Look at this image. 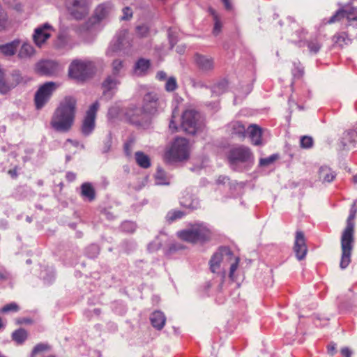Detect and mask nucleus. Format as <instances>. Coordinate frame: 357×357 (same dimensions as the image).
Returning <instances> with one entry per match:
<instances>
[{
	"mask_svg": "<svg viewBox=\"0 0 357 357\" xmlns=\"http://www.w3.org/2000/svg\"><path fill=\"white\" fill-rule=\"evenodd\" d=\"M222 259L223 257L222 254L221 253L217 252L213 255L210 261L211 270L212 272L215 273L218 271Z\"/></svg>",
	"mask_w": 357,
	"mask_h": 357,
	"instance_id": "b1692460",
	"label": "nucleus"
},
{
	"mask_svg": "<svg viewBox=\"0 0 357 357\" xmlns=\"http://www.w3.org/2000/svg\"><path fill=\"white\" fill-rule=\"evenodd\" d=\"M227 258L231 261L229 277L231 278H234V272L238 268L239 259L235 256H234L231 252H228L227 253Z\"/></svg>",
	"mask_w": 357,
	"mask_h": 357,
	"instance_id": "bb28decb",
	"label": "nucleus"
},
{
	"mask_svg": "<svg viewBox=\"0 0 357 357\" xmlns=\"http://www.w3.org/2000/svg\"><path fill=\"white\" fill-rule=\"evenodd\" d=\"M57 86L53 82H47L41 86L35 95V104L37 109L42 108L48 101Z\"/></svg>",
	"mask_w": 357,
	"mask_h": 357,
	"instance_id": "6e6552de",
	"label": "nucleus"
},
{
	"mask_svg": "<svg viewBox=\"0 0 357 357\" xmlns=\"http://www.w3.org/2000/svg\"><path fill=\"white\" fill-rule=\"evenodd\" d=\"M336 174L328 167H321L319 171V180L323 183H330L334 180Z\"/></svg>",
	"mask_w": 357,
	"mask_h": 357,
	"instance_id": "f3484780",
	"label": "nucleus"
},
{
	"mask_svg": "<svg viewBox=\"0 0 357 357\" xmlns=\"http://www.w3.org/2000/svg\"><path fill=\"white\" fill-rule=\"evenodd\" d=\"M195 61L198 66L202 70H210L213 67V61L211 58L205 56L196 55Z\"/></svg>",
	"mask_w": 357,
	"mask_h": 357,
	"instance_id": "aec40b11",
	"label": "nucleus"
},
{
	"mask_svg": "<svg viewBox=\"0 0 357 357\" xmlns=\"http://www.w3.org/2000/svg\"><path fill=\"white\" fill-rule=\"evenodd\" d=\"M247 136L254 145L262 144V129L256 124H251L247 128Z\"/></svg>",
	"mask_w": 357,
	"mask_h": 357,
	"instance_id": "2eb2a0df",
	"label": "nucleus"
},
{
	"mask_svg": "<svg viewBox=\"0 0 357 357\" xmlns=\"http://www.w3.org/2000/svg\"><path fill=\"white\" fill-rule=\"evenodd\" d=\"M231 135L245 138L247 136V128L241 122H234L230 125Z\"/></svg>",
	"mask_w": 357,
	"mask_h": 357,
	"instance_id": "a211bd4d",
	"label": "nucleus"
},
{
	"mask_svg": "<svg viewBox=\"0 0 357 357\" xmlns=\"http://www.w3.org/2000/svg\"><path fill=\"white\" fill-rule=\"evenodd\" d=\"M183 215V213L180 211H170L167 215V220L169 223H171L176 220L181 218Z\"/></svg>",
	"mask_w": 357,
	"mask_h": 357,
	"instance_id": "f704fd0d",
	"label": "nucleus"
},
{
	"mask_svg": "<svg viewBox=\"0 0 357 357\" xmlns=\"http://www.w3.org/2000/svg\"><path fill=\"white\" fill-rule=\"evenodd\" d=\"M341 354L344 357H351V352L348 348L342 349Z\"/></svg>",
	"mask_w": 357,
	"mask_h": 357,
	"instance_id": "09e8293b",
	"label": "nucleus"
},
{
	"mask_svg": "<svg viewBox=\"0 0 357 357\" xmlns=\"http://www.w3.org/2000/svg\"><path fill=\"white\" fill-rule=\"evenodd\" d=\"M0 357H5V356H3V355H1V354H0Z\"/></svg>",
	"mask_w": 357,
	"mask_h": 357,
	"instance_id": "bf43d9fd",
	"label": "nucleus"
},
{
	"mask_svg": "<svg viewBox=\"0 0 357 357\" xmlns=\"http://www.w3.org/2000/svg\"><path fill=\"white\" fill-rule=\"evenodd\" d=\"M151 321L153 327L161 329L165 324V317L162 312L156 311L151 315Z\"/></svg>",
	"mask_w": 357,
	"mask_h": 357,
	"instance_id": "6ab92c4d",
	"label": "nucleus"
},
{
	"mask_svg": "<svg viewBox=\"0 0 357 357\" xmlns=\"http://www.w3.org/2000/svg\"><path fill=\"white\" fill-rule=\"evenodd\" d=\"M314 140L312 137L303 136L301 137L300 146L303 149H310L313 146Z\"/></svg>",
	"mask_w": 357,
	"mask_h": 357,
	"instance_id": "7c9ffc66",
	"label": "nucleus"
},
{
	"mask_svg": "<svg viewBox=\"0 0 357 357\" xmlns=\"http://www.w3.org/2000/svg\"><path fill=\"white\" fill-rule=\"evenodd\" d=\"M169 128L173 131V132H175L177 130V126H176V120H175V116L174 114L172 115V120L169 123Z\"/></svg>",
	"mask_w": 357,
	"mask_h": 357,
	"instance_id": "de8ad7c7",
	"label": "nucleus"
},
{
	"mask_svg": "<svg viewBox=\"0 0 357 357\" xmlns=\"http://www.w3.org/2000/svg\"><path fill=\"white\" fill-rule=\"evenodd\" d=\"M177 86L176 79L174 78H169L167 79L165 85V89L168 91H172L176 89Z\"/></svg>",
	"mask_w": 357,
	"mask_h": 357,
	"instance_id": "ea45409f",
	"label": "nucleus"
},
{
	"mask_svg": "<svg viewBox=\"0 0 357 357\" xmlns=\"http://www.w3.org/2000/svg\"><path fill=\"white\" fill-rule=\"evenodd\" d=\"M98 107V103L95 102L87 111L82 127V131L84 135H89L93 130L95 127L96 114Z\"/></svg>",
	"mask_w": 357,
	"mask_h": 357,
	"instance_id": "9b49d317",
	"label": "nucleus"
},
{
	"mask_svg": "<svg viewBox=\"0 0 357 357\" xmlns=\"http://www.w3.org/2000/svg\"><path fill=\"white\" fill-rule=\"evenodd\" d=\"M109 13V7L105 5H100L96 10V15L98 20L104 18Z\"/></svg>",
	"mask_w": 357,
	"mask_h": 357,
	"instance_id": "473e14b6",
	"label": "nucleus"
},
{
	"mask_svg": "<svg viewBox=\"0 0 357 357\" xmlns=\"http://www.w3.org/2000/svg\"><path fill=\"white\" fill-rule=\"evenodd\" d=\"M8 274L4 271H0V278H8Z\"/></svg>",
	"mask_w": 357,
	"mask_h": 357,
	"instance_id": "5fc2aeb1",
	"label": "nucleus"
},
{
	"mask_svg": "<svg viewBox=\"0 0 357 357\" xmlns=\"http://www.w3.org/2000/svg\"><path fill=\"white\" fill-rule=\"evenodd\" d=\"M19 305L16 303H10L5 305L0 310L1 313L16 312L19 310Z\"/></svg>",
	"mask_w": 357,
	"mask_h": 357,
	"instance_id": "c756f323",
	"label": "nucleus"
},
{
	"mask_svg": "<svg viewBox=\"0 0 357 357\" xmlns=\"http://www.w3.org/2000/svg\"><path fill=\"white\" fill-rule=\"evenodd\" d=\"M274 161V158L272 157L267 158H262L260 160V165L262 166H266Z\"/></svg>",
	"mask_w": 357,
	"mask_h": 357,
	"instance_id": "a18cd8bd",
	"label": "nucleus"
},
{
	"mask_svg": "<svg viewBox=\"0 0 357 357\" xmlns=\"http://www.w3.org/2000/svg\"><path fill=\"white\" fill-rule=\"evenodd\" d=\"M67 177L68 178L69 180H73L75 178V175L73 174H68L67 175Z\"/></svg>",
	"mask_w": 357,
	"mask_h": 357,
	"instance_id": "6e6d98bb",
	"label": "nucleus"
},
{
	"mask_svg": "<svg viewBox=\"0 0 357 357\" xmlns=\"http://www.w3.org/2000/svg\"><path fill=\"white\" fill-rule=\"evenodd\" d=\"M33 52V47L27 43L22 45L19 52V56L21 58L26 57L31 55Z\"/></svg>",
	"mask_w": 357,
	"mask_h": 357,
	"instance_id": "cd10ccee",
	"label": "nucleus"
},
{
	"mask_svg": "<svg viewBox=\"0 0 357 357\" xmlns=\"http://www.w3.org/2000/svg\"><path fill=\"white\" fill-rule=\"evenodd\" d=\"M123 43V38L119 36L117 37L115 41H114L113 44L111 45L110 47L108 50L107 53L110 54L111 52H115L120 49V45Z\"/></svg>",
	"mask_w": 357,
	"mask_h": 357,
	"instance_id": "58836bf2",
	"label": "nucleus"
},
{
	"mask_svg": "<svg viewBox=\"0 0 357 357\" xmlns=\"http://www.w3.org/2000/svg\"><path fill=\"white\" fill-rule=\"evenodd\" d=\"M294 250L298 259L301 260L305 258L307 248L304 234L302 231H298L296 233Z\"/></svg>",
	"mask_w": 357,
	"mask_h": 357,
	"instance_id": "ddd939ff",
	"label": "nucleus"
},
{
	"mask_svg": "<svg viewBox=\"0 0 357 357\" xmlns=\"http://www.w3.org/2000/svg\"><path fill=\"white\" fill-rule=\"evenodd\" d=\"M356 211H351L347 220V226L343 230L341 236V248L342 257L340 267L347 268L351 262V255L354 242V220L356 218Z\"/></svg>",
	"mask_w": 357,
	"mask_h": 357,
	"instance_id": "f03ea898",
	"label": "nucleus"
},
{
	"mask_svg": "<svg viewBox=\"0 0 357 357\" xmlns=\"http://www.w3.org/2000/svg\"><path fill=\"white\" fill-rule=\"evenodd\" d=\"M344 18L347 19L349 22H354L357 26V8L350 6H345L337 11L336 13L331 17L329 22H335Z\"/></svg>",
	"mask_w": 357,
	"mask_h": 357,
	"instance_id": "9d476101",
	"label": "nucleus"
},
{
	"mask_svg": "<svg viewBox=\"0 0 357 357\" xmlns=\"http://www.w3.org/2000/svg\"><path fill=\"white\" fill-rule=\"evenodd\" d=\"M118 82L116 80L112 77L107 78L104 82L102 83V87L104 89V93L111 89H113L116 85Z\"/></svg>",
	"mask_w": 357,
	"mask_h": 357,
	"instance_id": "c85d7f7f",
	"label": "nucleus"
},
{
	"mask_svg": "<svg viewBox=\"0 0 357 357\" xmlns=\"http://www.w3.org/2000/svg\"><path fill=\"white\" fill-rule=\"evenodd\" d=\"M135 158L137 164L144 169L149 168L151 166V160L148 155L142 151H137L135 154Z\"/></svg>",
	"mask_w": 357,
	"mask_h": 357,
	"instance_id": "412c9836",
	"label": "nucleus"
},
{
	"mask_svg": "<svg viewBox=\"0 0 357 357\" xmlns=\"http://www.w3.org/2000/svg\"><path fill=\"white\" fill-rule=\"evenodd\" d=\"M335 43L338 44L339 45H343V44L347 43V35L345 33H340L334 36Z\"/></svg>",
	"mask_w": 357,
	"mask_h": 357,
	"instance_id": "4c0bfd02",
	"label": "nucleus"
},
{
	"mask_svg": "<svg viewBox=\"0 0 357 357\" xmlns=\"http://www.w3.org/2000/svg\"><path fill=\"white\" fill-rule=\"evenodd\" d=\"M212 15L214 20V27L213 29V33L214 35H218L221 31L222 25L218 15L215 12H213Z\"/></svg>",
	"mask_w": 357,
	"mask_h": 357,
	"instance_id": "72a5a7b5",
	"label": "nucleus"
},
{
	"mask_svg": "<svg viewBox=\"0 0 357 357\" xmlns=\"http://www.w3.org/2000/svg\"><path fill=\"white\" fill-rule=\"evenodd\" d=\"M48 349H50V346L47 344H45V343L38 344L33 348L32 353H31V356H32V357H33L38 353L47 351Z\"/></svg>",
	"mask_w": 357,
	"mask_h": 357,
	"instance_id": "c9c22d12",
	"label": "nucleus"
},
{
	"mask_svg": "<svg viewBox=\"0 0 357 357\" xmlns=\"http://www.w3.org/2000/svg\"><path fill=\"white\" fill-rule=\"evenodd\" d=\"M144 105L143 106V111L146 113L153 114L156 112L158 107L157 99L154 96L149 93L145 96L144 98Z\"/></svg>",
	"mask_w": 357,
	"mask_h": 357,
	"instance_id": "dca6fc26",
	"label": "nucleus"
},
{
	"mask_svg": "<svg viewBox=\"0 0 357 357\" xmlns=\"http://www.w3.org/2000/svg\"><path fill=\"white\" fill-rule=\"evenodd\" d=\"M222 1L224 3L227 9H229L231 8L229 0H222Z\"/></svg>",
	"mask_w": 357,
	"mask_h": 357,
	"instance_id": "864d4df0",
	"label": "nucleus"
},
{
	"mask_svg": "<svg viewBox=\"0 0 357 357\" xmlns=\"http://www.w3.org/2000/svg\"><path fill=\"white\" fill-rule=\"evenodd\" d=\"M8 174L11 176L12 178H16L17 176V168L15 167L8 171Z\"/></svg>",
	"mask_w": 357,
	"mask_h": 357,
	"instance_id": "8fccbe9b",
	"label": "nucleus"
},
{
	"mask_svg": "<svg viewBox=\"0 0 357 357\" xmlns=\"http://www.w3.org/2000/svg\"><path fill=\"white\" fill-rule=\"evenodd\" d=\"M127 34V31H123L122 35H123V37H125Z\"/></svg>",
	"mask_w": 357,
	"mask_h": 357,
	"instance_id": "13d9d810",
	"label": "nucleus"
},
{
	"mask_svg": "<svg viewBox=\"0 0 357 357\" xmlns=\"http://www.w3.org/2000/svg\"><path fill=\"white\" fill-rule=\"evenodd\" d=\"M52 28L48 25L36 29L33 35L35 43L40 47L52 36Z\"/></svg>",
	"mask_w": 357,
	"mask_h": 357,
	"instance_id": "4468645a",
	"label": "nucleus"
},
{
	"mask_svg": "<svg viewBox=\"0 0 357 357\" xmlns=\"http://www.w3.org/2000/svg\"><path fill=\"white\" fill-rule=\"evenodd\" d=\"M27 335L28 334L26 330L20 328L13 332L12 337L13 340L17 344H22L26 340Z\"/></svg>",
	"mask_w": 357,
	"mask_h": 357,
	"instance_id": "393cba45",
	"label": "nucleus"
},
{
	"mask_svg": "<svg viewBox=\"0 0 357 357\" xmlns=\"http://www.w3.org/2000/svg\"><path fill=\"white\" fill-rule=\"evenodd\" d=\"M205 127L199 114L192 109L185 110L181 116V128L188 134H195Z\"/></svg>",
	"mask_w": 357,
	"mask_h": 357,
	"instance_id": "39448f33",
	"label": "nucleus"
},
{
	"mask_svg": "<svg viewBox=\"0 0 357 357\" xmlns=\"http://www.w3.org/2000/svg\"><path fill=\"white\" fill-rule=\"evenodd\" d=\"M134 144V140L130 139L126 142L124 144V151L127 155H130L132 152V148Z\"/></svg>",
	"mask_w": 357,
	"mask_h": 357,
	"instance_id": "79ce46f5",
	"label": "nucleus"
},
{
	"mask_svg": "<svg viewBox=\"0 0 357 357\" xmlns=\"http://www.w3.org/2000/svg\"><path fill=\"white\" fill-rule=\"evenodd\" d=\"M189 156V144L185 138H177L171 148L166 151L164 159L166 162L172 163L186 160Z\"/></svg>",
	"mask_w": 357,
	"mask_h": 357,
	"instance_id": "20e7f679",
	"label": "nucleus"
},
{
	"mask_svg": "<svg viewBox=\"0 0 357 357\" xmlns=\"http://www.w3.org/2000/svg\"><path fill=\"white\" fill-rule=\"evenodd\" d=\"M82 195L88 199L89 201L94 199L96 193L93 187L89 183H85L82 185Z\"/></svg>",
	"mask_w": 357,
	"mask_h": 357,
	"instance_id": "4be33fe9",
	"label": "nucleus"
},
{
	"mask_svg": "<svg viewBox=\"0 0 357 357\" xmlns=\"http://www.w3.org/2000/svg\"><path fill=\"white\" fill-rule=\"evenodd\" d=\"M166 77V74L164 73V72H159L158 74H157V77L160 79V80H162L165 78Z\"/></svg>",
	"mask_w": 357,
	"mask_h": 357,
	"instance_id": "3c124183",
	"label": "nucleus"
},
{
	"mask_svg": "<svg viewBox=\"0 0 357 357\" xmlns=\"http://www.w3.org/2000/svg\"><path fill=\"white\" fill-rule=\"evenodd\" d=\"M321 43L317 38L312 39L307 41V47L312 53H317L321 48Z\"/></svg>",
	"mask_w": 357,
	"mask_h": 357,
	"instance_id": "2f4dec72",
	"label": "nucleus"
},
{
	"mask_svg": "<svg viewBox=\"0 0 357 357\" xmlns=\"http://www.w3.org/2000/svg\"><path fill=\"white\" fill-rule=\"evenodd\" d=\"M66 6L76 19H81L88 12V3L86 0H68Z\"/></svg>",
	"mask_w": 357,
	"mask_h": 357,
	"instance_id": "1a4fd4ad",
	"label": "nucleus"
},
{
	"mask_svg": "<svg viewBox=\"0 0 357 357\" xmlns=\"http://www.w3.org/2000/svg\"><path fill=\"white\" fill-rule=\"evenodd\" d=\"M252 158V154L249 148L240 146L233 148L230 150L228 159L231 165L243 163L250 161Z\"/></svg>",
	"mask_w": 357,
	"mask_h": 357,
	"instance_id": "0eeeda50",
	"label": "nucleus"
},
{
	"mask_svg": "<svg viewBox=\"0 0 357 357\" xmlns=\"http://www.w3.org/2000/svg\"><path fill=\"white\" fill-rule=\"evenodd\" d=\"M222 1L224 3L227 9H229L231 8L229 0H222Z\"/></svg>",
	"mask_w": 357,
	"mask_h": 357,
	"instance_id": "603ef678",
	"label": "nucleus"
},
{
	"mask_svg": "<svg viewBox=\"0 0 357 357\" xmlns=\"http://www.w3.org/2000/svg\"><path fill=\"white\" fill-rule=\"evenodd\" d=\"M178 238L184 241L191 243H202L211 238V232L204 225L196 223L190 228L178 232Z\"/></svg>",
	"mask_w": 357,
	"mask_h": 357,
	"instance_id": "7ed1b4c3",
	"label": "nucleus"
},
{
	"mask_svg": "<svg viewBox=\"0 0 357 357\" xmlns=\"http://www.w3.org/2000/svg\"><path fill=\"white\" fill-rule=\"evenodd\" d=\"M59 69V64L53 61H41L35 67V71L40 75H51Z\"/></svg>",
	"mask_w": 357,
	"mask_h": 357,
	"instance_id": "f8f14e48",
	"label": "nucleus"
},
{
	"mask_svg": "<svg viewBox=\"0 0 357 357\" xmlns=\"http://www.w3.org/2000/svg\"><path fill=\"white\" fill-rule=\"evenodd\" d=\"M18 45V42H13L11 43L0 46V50L4 55L11 56L16 52Z\"/></svg>",
	"mask_w": 357,
	"mask_h": 357,
	"instance_id": "5701e85b",
	"label": "nucleus"
},
{
	"mask_svg": "<svg viewBox=\"0 0 357 357\" xmlns=\"http://www.w3.org/2000/svg\"><path fill=\"white\" fill-rule=\"evenodd\" d=\"M135 114H138V110H137L136 112H134V111H129L126 113V115L129 119L130 121H131L132 123H137L139 122L138 119H137L135 116Z\"/></svg>",
	"mask_w": 357,
	"mask_h": 357,
	"instance_id": "37998d69",
	"label": "nucleus"
},
{
	"mask_svg": "<svg viewBox=\"0 0 357 357\" xmlns=\"http://www.w3.org/2000/svg\"><path fill=\"white\" fill-rule=\"evenodd\" d=\"M112 66L114 73H118L123 66L122 62L121 61L116 60L113 62Z\"/></svg>",
	"mask_w": 357,
	"mask_h": 357,
	"instance_id": "c03bdc74",
	"label": "nucleus"
},
{
	"mask_svg": "<svg viewBox=\"0 0 357 357\" xmlns=\"http://www.w3.org/2000/svg\"><path fill=\"white\" fill-rule=\"evenodd\" d=\"M136 33L139 37L146 36L149 33V28L146 25L139 26L137 27Z\"/></svg>",
	"mask_w": 357,
	"mask_h": 357,
	"instance_id": "a19ab883",
	"label": "nucleus"
},
{
	"mask_svg": "<svg viewBox=\"0 0 357 357\" xmlns=\"http://www.w3.org/2000/svg\"><path fill=\"white\" fill-rule=\"evenodd\" d=\"M123 18L125 20H128L132 17V11H131L130 8H129L128 7H126L123 9Z\"/></svg>",
	"mask_w": 357,
	"mask_h": 357,
	"instance_id": "49530a36",
	"label": "nucleus"
},
{
	"mask_svg": "<svg viewBox=\"0 0 357 357\" xmlns=\"http://www.w3.org/2000/svg\"><path fill=\"white\" fill-rule=\"evenodd\" d=\"M13 86L8 85L6 83L4 79H3V73L0 69V91L1 93H6L8 91L10 90L11 87Z\"/></svg>",
	"mask_w": 357,
	"mask_h": 357,
	"instance_id": "e433bc0d",
	"label": "nucleus"
},
{
	"mask_svg": "<svg viewBox=\"0 0 357 357\" xmlns=\"http://www.w3.org/2000/svg\"><path fill=\"white\" fill-rule=\"evenodd\" d=\"M150 67V61L144 59H139L135 66V71L139 75L145 73Z\"/></svg>",
	"mask_w": 357,
	"mask_h": 357,
	"instance_id": "a878e982",
	"label": "nucleus"
},
{
	"mask_svg": "<svg viewBox=\"0 0 357 357\" xmlns=\"http://www.w3.org/2000/svg\"><path fill=\"white\" fill-rule=\"evenodd\" d=\"M77 100L73 96H66L62 99L52 117V127L59 132L68 131L74 124Z\"/></svg>",
	"mask_w": 357,
	"mask_h": 357,
	"instance_id": "f257e3e1",
	"label": "nucleus"
},
{
	"mask_svg": "<svg viewBox=\"0 0 357 357\" xmlns=\"http://www.w3.org/2000/svg\"><path fill=\"white\" fill-rule=\"evenodd\" d=\"M356 133L354 132V131H352V132H348L347 133V135H351V136H356Z\"/></svg>",
	"mask_w": 357,
	"mask_h": 357,
	"instance_id": "4d7b16f0",
	"label": "nucleus"
},
{
	"mask_svg": "<svg viewBox=\"0 0 357 357\" xmlns=\"http://www.w3.org/2000/svg\"><path fill=\"white\" fill-rule=\"evenodd\" d=\"M92 70L91 63L79 60H75L69 68V76L77 80L86 79Z\"/></svg>",
	"mask_w": 357,
	"mask_h": 357,
	"instance_id": "423d86ee",
	"label": "nucleus"
}]
</instances>
